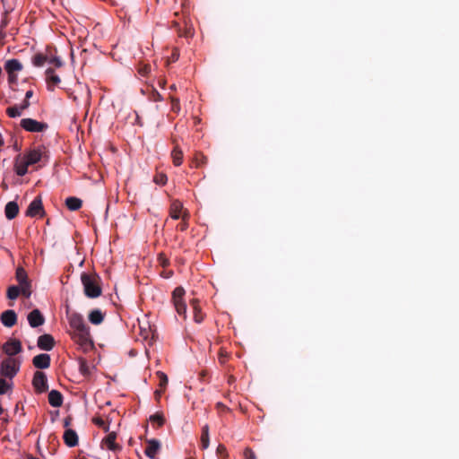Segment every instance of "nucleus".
<instances>
[{"label": "nucleus", "instance_id": "nucleus-1", "mask_svg": "<svg viewBox=\"0 0 459 459\" xmlns=\"http://www.w3.org/2000/svg\"><path fill=\"white\" fill-rule=\"evenodd\" d=\"M70 327L73 329L72 338L82 347L91 345L90 328L82 315L72 313L68 316Z\"/></svg>", "mask_w": 459, "mask_h": 459}, {"label": "nucleus", "instance_id": "nucleus-2", "mask_svg": "<svg viewBox=\"0 0 459 459\" xmlns=\"http://www.w3.org/2000/svg\"><path fill=\"white\" fill-rule=\"evenodd\" d=\"M81 281L83 285V290L86 297L96 299L102 294L101 279L95 273H82Z\"/></svg>", "mask_w": 459, "mask_h": 459}, {"label": "nucleus", "instance_id": "nucleus-3", "mask_svg": "<svg viewBox=\"0 0 459 459\" xmlns=\"http://www.w3.org/2000/svg\"><path fill=\"white\" fill-rule=\"evenodd\" d=\"M20 368V361L14 358H7L1 363L2 376L13 378Z\"/></svg>", "mask_w": 459, "mask_h": 459}, {"label": "nucleus", "instance_id": "nucleus-4", "mask_svg": "<svg viewBox=\"0 0 459 459\" xmlns=\"http://www.w3.org/2000/svg\"><path fill=\"white\" fill-rule=\"evenodd\" d=\"M21 127H22L27 132L31 133H39L44 132L48 128V125L44 122H39L32 118H23L20 123Z\"/></svg>", "mask_w": 459, "mask_h": 459}, {"label": "nucleus", "instance_id": "nucleus-5", "mask_svg": "<svg viewBox=\"0 0 459 459\" xmlns=\"http://www.w3.org/2000/svg\"><path fill=\"white\" fill-rule=\"evenodd\" d=\"M184 294L185 290L182 287L176 288L172 293V300L178 314L186 317V305L183 300Z\"/></svg>", "mask_w": 459, "mask_h": 459}, {"label": "nucleus", "instance_id": "nucleus-6", "mask_svg": "<svg viewBox=\"0 0 459 459\" xmlns=\"http://www.w3.org/2000/svg\"><path fill=\"white\" fill-rule=\"evenodd\" d=\"M47 152L46 147L41 145L38 148L30 150L24 155L23 160H26L30 165H33L48 158Z\"/></svg>", "mask_w": 459, "mask_h": 459}, {"label": "nucleus", "instance_id": "nucleus-7", "mask_svg": "<svg viewBox=\"0 0 459 459\" xmlns=\"http://www.w3.org/2000/svg\"><path fill=\"white\" fill-rule=\"evenodd\" d=\"M45 214L44 207L42 204V199L40 196H37L34 200L29 204L27 211L25 212L26 216L29 217H43Z\"/></svg>", "mask_w": 459, "mask_h": 459}, {"label": "nucleus", "instance_id": "nucleus-8", "mask_svg": "<svg viewBox=\"0 0 459 459\" xmlns=\"http://www.w3.org/2000/svg\"><path fill=\"white\" fill-rule=\"evenodd\" d=\"M32 385L38 393H44L48 389L47 376L42 371H36L33 376Z\"/></svg>", "mask_w": 459, "mask_h": 459}, {"label": "nucleus", "instance_id": "nucleus-9", "mask_svg": "<svg viewBox=\"0 0 459 459\" xmlns=\"http://www.w3.org/2000/svg\"><path fill=\"white\" fill-rule=\"evenodd\" d=\"M47 88L48 91H53L56 86L61 82L60 77L55 74V70L49 67L45 72Z\"/></svg>", "mask_w": 459, "mask_h": 459}, {"label": "nucleus", "instance_id": "nucleus-10", "mask_svg": "<svg viewBox=\"0 0 459 459\" xmlns=\"http://www.w3.org/2000/svg\"><path fill=\"white\" fill-rule=\"evenodd\" d=\"M22 343L19 340L11 339L6 342L3 346V351L6 353L10 358L14 356L22 351Z\"/></svg>", "mask_w": 459, "mask_h": 459}, {"label": "nucleus", "instance_id": "nucleus-11", "mask_svg": "<svg viewBox=\"0 0 459 459\" xmlns=\"http://www.w3.org/2000/svg\"><path fill=\"white\" fill-rule=\"evenodd\" d=\"M146 444L147 446L144 450L146 456L151 459H156L157 454L160 450V442L158 439L152 438L147 439Z\"/></svg>", "mask_w": 459, "mask_h": 459}, {"label": "nucleus", "instance_id": "nucleus-12", "mask_svg": "<svg viewBox=\"0 0 459 459\" xmlns=\"http://www.w3.org/2000/svg\"><path fill=\"white\" fill-rule=\"evenodd\" d=\"M55 340L51 334L45 333L38 338L37 345L40 350L51 351L55 346Z\"/></svg>", "mask_w": 459, "mask_h": 459}, {"label": "nucleus", "instance_id": "nucleus-13", "mask_svg": "<svg viewBox=\"0 0 459 459\" xmlns=\"http://www.w3.org/2000/svg\"><path fill=\"white\" fill-rule=\"evenodd\" d=\"M29 325L35 328L42 325L45 323V317L41 314L39 309H33L30 313H29L27 316Z\"/></svg>", "mask_w": 459, "mask_h": 459}, {"label": "nucleus", "instance_id": "nucleus-14", "mask_svg": "<svg viewBox=\"0 0 459 459\" xmlns=\"http://www.w3.org/2000/svg\"><path fill=\"white\" fill-rule=\"evenodd\" d=\"M1 323L6 327H13L17 323V315L14 310L4 311L0 316Z\"/></svg>", "mask_w": 459, "mask_h": 459}, {"label": "nucleus", "instance_id": "nucleus-15", "mask_svg": "<svg viewBox=\"0 0 459 459\" xmlns=\"http://www.w3.org/2000/svg\"><path fill=\"white\" fill-rule=\"evenodd\" d=\"M50 356L47 353H41L35 356L32 359V364L39 369H46L50 367Z\"/></svg>", "mask_w": 459, "mask_h": 459}, {"label": "nucleus", "instance_id": "nucleus-16", "mask_svg": "<svg viewBox=\"0 0 459 459\" xmlns=\"http://www.w3.org/2000/svg\"><path fill=\"white\" fill-rule=\"evenodd\" d=\"M30 107V102L27 100H23V101L20 105H14L6 108V114L10 117H20L22 112Z\"/></svg>", "mask_w": 459, "mask_h": 459}, {"label": "nucleus", "instance_id": "nucleus-17", "mask_svg": "<svg viewBox=\"0 0 459 459\" xmlns=\"http://www.w3.org/2000/svg\"><path fill=\"white\" fill-rule=\"evenodd\" d=\"M184 212L183 204L179 200L172 201L169 208V214L172 219L178 220L182 217Z\"/></svg>", "mask_w": 459, "mask_h": 459}, {"label": "nucleus", "instance_id": "nucleus-18", "mask_svg": "<svg viewBox=\"0 0 459 459\" xmlns=\"http://www.w3.org/2000/svg\"><path fill=\"white\" fill-rule=\"evenodd\" d=\"M19 213V205L16 202H8L4 207V215L8 220L14 219Z\"/></svg>", "mask_w": 459, "mask_h": 459}, {"label": "nucleus", "instance_id": "nucleus-19", "mask_svg": "<svg viewBox=\"0 0 459 459\" xmlns=\"http://www.w3.org/2000/svg\"><path fill=\"white\" fill-rule=\"evenodd\" d=\"M64 441L69 447H74L78 445V436L76 432L71 429H68L64 433Z\"/></svg>", "mask_w": 459, "mask_h": 459}, {"label": "nucleus", "instance_id": "nucleus-20", "mask_svg": "<svg viewBox=\"0 0 459 459\" xmlns=\"http://www.w3.org/2000/svg\"><path fill=\"white\" fill-rule=\"evenodd\" d=\"M22 64L18 59H10L5 62L4 69L7 74H17L22 70Z\"/></svg>", "mask_w": 459, "mask_h": 459}, {"label": "nucleus", "instance_id": "nucleus-21", "mask_svg": "<svg viewBox=\"0 0 459 459\" xmlns=\"http://www.w3.org/2000/svg\"><path fill=\"white\" fill-rule=\"evenodd\" d=\"M48 403L53 407H60L63 404V395L57 390H51L48 393Z\"/></svg>", "mask_w": 459, "mask_h": 459}, {"label": "nucleus", "instance_id": "nucleus-22", "mask_svg": "<svg viewBox=\"0 0 459 459\" xmlns=\"http://www.w3.org/2000/svg\"><path fill=\"white\" fill-rule=\"evenodd\" d=\"M21 156L18 155L15 160L14 169L18 176H24L28 172V167L30 164L26 160L20 161Z\"/></svg>", "mask_w": 459, "mask_h": 459}, {"label": "nucleus", "instance_id": "nucleus-23", "mask_svg": "<svg viewBox=\"0 0 459 459\" xmlns=\"http://www.w3.org/2000/svg\"><path fill=\"white\" fill-rule=\"evenodd\" d=\"M116 438L117 434L115 432H110L103 439V442L106 444L107 447L111 451H117L121 449V446L116 443Z\"/></svg>", "mask_w": 459, "mask_h": 459}, {"label": "nucleus", "instance_id": "nucleus-24", "mask_svg": "<svg viewBox=\"0 0 459 459\" xmlns=\"http://www.w3.org/2000/svg\"><path fill=\"white\" fill-rule=\"evenodd\" d=\"M48 49H47L46 53L39 52V53L35 54L31 60L33 65H35L37 67L43 66L48 61Z\"/></svg>", "mask_w": 459, "mask_h": 459}, {"label": "nucleus", "instance_id": "nucleus-25", "mask_svg": "<svg viewBox=\"0 0 459 459\" xmlns=\"http://www.w3.org/2000/svg\"><path fill=\"white\" fill-rule=\"evenodd\" d=\"M65 205L70 211H77L82 205V201L80 198L71 196L66 198Z\"/></svg>", "mask_w": 459, "mask_h": 459}, {"label": "nucleus", "instance_id": "nucleus-26", "mask_svg": "<svg viewBox=\"0 0 459 459\" xmlns=\"http://www.w3.org/2000/svg\"><path fill=\"white\" fill-rule=\"evenodd\" d=\"M104 320V314L100 309H93L89 314V321L93 325H100Z\"/></svg>", "mask_w": 459, "mask_h": 459}, {"label": "nucleus", "instance_id": "nucleus-27", "mask_svg": "<svg viewBox=\"0 0 459 459\" xmlns=\"http://www.w3.org/2000/svg\"><path fill=\"white\" fill-rule=\"evenodd\" d=\"M171 157H172V160H173V164L175 166H180L182 164V161H183V152L181 151V149L176 145L173 149V151L171 152Z\"/></svg>", "mask_w": 459, "mask_h": 459}, {"label": "nucleus", "instance_id": "nucleus-28", "mask_svg": "<svg viewBox=\"0 0 459 459\" xmlns=\"http://www.w3.org/2000/svg\"><path fill=\"white\" fill-rule=\"evenodd\" d=\"M191 307L194 311V319L196 323H201L204 320V316L201 312L200 307L198 305L197 299H192Z\"/></svg>", "mask_w": 459, "mask_h": 459}, {"label": "nucleus", "instance_id": "nucleus-29", "mask_svg": "<svg viewBox=\"0 0 459 459\" xmlns=\"http://www.w3.org/2000/svg\"><path fill=\"white\" fill-rule=\"evenodd\" d=\"M209 444H210L209 426L206 424L202 429V434H201V447H202V449L208 448Z\"/></svg>", "mask_w": 459, "mask_h": 459}, {"label": "nucleus", "instance_id": "nucleus-30", "mask_svg": "<svg viewBox=\"0 0 459 459\" xmlns=\"http://www.w3.org/2000/svg\"><path fill=\"white\" fill-rule=\"evenodd\" d=\"M20 290L22 292V295L25 297L26 299H29L32 293L31 290V282L30 280H27L22 283H19Z\"/></svg>", "mask_w": 459, "mask_h": 459}, {"label": "nucleus", "instance_id": "nucleus-31", "mask_svg": "<svg viewBox=\"0 0 459 459\" xmlns=\"http://www.w3.org/2000/svg\"><path fill=\"white\" fill-rule=\"evenodd\" d=\"M78 362H79V370H80L81 374L84 377H88L91 374V370H90V367L88 365L87 360L83 358H79Z\"/></svg>", "mask_w": 459, "mask_h": 459}, {"label": "nucleus", "instance_id": "nucleus-32", "mask_svg": "<svg viewBox=\"0 0 459 459\" xmlns=\"http://www.w3.org/2000/svg\"><path fill=\"white\" fill-rule=\"evenodd\" d=\"M47 63L54 65L56 68H59L63 65V61L61 60V58L54 56L50 50H48Z\"/></svg>", "mask_w": 459, "mask_h": 459}, {"label": "nucleus", "instance_id": "nucleus-33", "mask_svg": "<svg viewBox=\"0 0 459 459\" xmlns=\"http://www.w3.org/2000/svg\"><path fill=\"white\" fill-rule=\"evenodd\" d=\"M22 294L20 288L15 285H12L7 289L6 296L9 299H15Z\"/></svg>", "mask_w": 459, "mask_h": 459}, {"label": "nucleus", "instance_id": "nucleus-34", "mask_svg": "<svg viewBox=\"0 0 459 459\" xmlns=\"http://www.w3.org/2000/svg\"><path fill=\"white\" fill-rule=\"evenodd\" d=\"M15 278H16V281H18V283H22V282L29 280L28 274L22 267H18L16 269Z\"/></svg>", "mask_w": 459, "mask_h": 459}, {"label": "nucleus", "instance_id": "nucleus-35", "mask_svg": "<svg viewBox=\"0 0 459 459\" xmlns=\"http://www.w3.org/2000/svg\"><path fill=\"white\" fill-rule=\"evenodd\" d=\"M207 160H208L207 157L204 156L201 152H196L194 157V161H195L196 167H200V166L206 164Z\"/></svg>", "mask_w": 459, "mask_h": 459}, {"label": "nucleus", "instance_id": "nucleus-36", "mask_svg": "<svg viewBox=\"0 0 459 459\" xmlns=\"http://www.w3.org/2000/svg\"><path fill=\"white\" fill-rule=\"evenodd\" d=\"M188 212L186 211H185L182 214V221L180 223H178V225L177 226V228L180 230V231H185L187 227H188V223H187V219H188Z\"/></svg>", "mask_w": 459, "mask_h": 459}, {"label": "nucleus", "instance_id": "nucleus-37", "mask_svg": "<svg viewBox=\"0 0 459 459\" xmlns=\"http://www.w3.org/2000/svg\"><path fill=\"white\" fill-rule=\"evenodd\" d=\"M157 377H159V381H160V384H159L160 388H162L165 390L167 387V385L169 383L167 375L161 371H158Z\"/></svg>", "mask_w": 459, "mask_h": 459}, {"label": "nucleus", "instance_id": "nucleus-38", "mask_svg": "<svg viewBox=\"0 0 459 459\" xmlns=\"http://www.w3.org/2000/svg\"><path fill=\"white\" fill-rule=\"evenodd\" d=\"M150 420L152 422H156L159 427L163 426V424L165 422V419H164L163 415L161 413H159V412L152 415L150 417Z\"/></svg>", "mask_w": 459, "mask_h": 459}, {"label": "nucleus", "instance_id": "nucleus-39", "mask_svg": "<svg viewBox=\"0 0 459 459\" xmlns=\"http://www.w3.org/2000/svg\"><path fill=\"white\" fill-rule=\"evenodd\" d=\"M13 11V7L9 6V7H5V10H4V17L2 19V22H1V30L4 29L7 24H8V14Z\"/></svg>", "mask_w": 459, "mask_h": 459}, {"label": "nucleus", "instance_id": "nucleus-40", "mask_svg": "<svg viewBox=\"0 0 459 459\" xmlns=\"http://www.w3.org/2000/svg\"><path fill=\"white\" fill-rule=\"evenodd\" d=\"M153 181L157 184V185H165L168 181V178L165 174L163 173H159L157 175H155L154 178H153Z\"/></svg>", "mask_w": 459, "mask_h": 459}, {"label": "nucleus", "instance_id": "nucleus-41", "mask_svg": "<svg viewBox=\"0 0 459 459\" xmlns=\"http://www.w3.org/2000/svg\"><path fill=\"white\" fill-rule=\"evenodd\" d=\"M216 454L219 459H226L228 456L227 449L224 445H219L216 449Z\"/></svg>", "mask_w": 459, "mask_h": 459}, {"label": "nucleus", "instance_id": "nucleus-42", "mask_svg": "<svg viewBox=\"0 0 459 459\" xmlns=\"http://www.w3.org/2000/svg\"><path fill=\"white\" fill-rule=\"evenodd\" d=\"M151 72V65L148 64H142L139 65L138 73L142 76H147L149 73Z\"/></svg>", "mask_w": 459, "mask_h": 459}, {"label": "nucleus", "instance_id": "nucleus-43", "mask_svg": "<svg viewBox=\"0 0 459 459\" xmlns=\"http://www.w3.org/2000/svg\"><path fill=\"white\" fill-rule=\"evenodd\" d=\"M93 422L100 428H102L106 432L109 430V425L107 424L106 421L101 418L93 419Z\"/></svg>", "mask_w": 459, "mask_h": 459}, {"label": "nucleus", "instance_id": "nucleus-44", "mask_svg": "<svg viewBox=\"0 0 459 459\" xmlns=\"http://www.w3.org/2000/svg\"><path fill=\"white\" fill-rule=\"evenodd\" d=\"M171 100V110L175 113H178L180 110L179 100L175 97H170Z\"/></svg>", "mask_w": 459, "mask_h": 459}, {"label": "nucleus", "instance_id": "nucleus-45", "mask_svg": "<svg viewBox=\"0 0 459 459\" xmlns=\"http://www.w3.org/2000/svg\"><path fill=\"white\" fill-rule=\"evenodd\" d=\"M9 388L8 383L4 379L0 378V394H5Z\"/></svg>", "mask_w": 459, "mask_h": 459}, {"label": "nucleus", "instance_id": "nucleus-46", "mask_svg": "<svg viewBox=\"0 0 459 459\" xmlns=\"http://www.w3.org/2000/svg\"><path fill=\"white\" fill-rule=\"evenodd\" d=\"M244 457L246 459H256L255 452L251 448H249V447H247L244 450Z\"/></svg>", "mask_w": 459, "mask_h": 459}, {"label": "nucleus", "instance_id": "nucleus-47", "mask_svg": "<svg viewBox=\"0 0 459 459\" xmlns=\"http://www.w3.org/2000/svg\"><path fill=\"white\" fill-rule=\"evenodd\" d=\"M18 81V77L16 74H8V82L11 84H15Z\"/></svg>", "mask_w": 459, "mask_h": 459}, {"label": "nucleus", "instance_id": "nucleus-48", "mask_svg": "<svg viewBox=\"0 0 459 459\" xmlns=\"http://www.w3.org/2000/svg\"><path fill=\"white\" fill-rule=\"evenodd\" d=\"M216 407L218 409L221 410L222 411H230V409L226 405H224L222 403H217Z\"/></svg>", "mask_w": 459, "mask_h": 459}, {"label": "nucleus", "instance_id": "nucleus-49", "mask_svg": "<svg viewBox=\"0 0 459 459\" xmlns=\"http://www.w3.org/2000/svg\"><path fill=\"white\" fill-rule=\"evenodd\" d=\"M163 392H164V389H162V388H160V389H158V390H156V391H155L154 395H155V399H156L157 401H159V400H160V396H161V394H162V393H163Z\"/></svg>", "mask_w": 459, "mask_h": 459}, {"label": "nucleus", "instance_id": "nucleus-50", "mask_svg": "<svg viewBox=\"0 0 459 459\" xmlns=\"http://www.w3.org/2000/svg\"><path fill=\"white\" fill-rule=\"evenodd\" d=\"M162 100L161 95L158 91L153 92V100L154 101H160Z\"/></svg>", "mask_w": 459, "mask_h": 459}, {"label": "nucleus", "instance_id": "nucleus-51", "mask_svg": "<svg viewBox=\"0 0 459 459\" xmlns=\"http://www.w3.org/2000/svg\"><path fill=\"white\" fill-rule=\"evenodd\" d=\"M32 95H33V91L31 90L28 91L25 94L24 100H27L29 101V100L32 97Z\"/></svg>", "mask_w": 459, "mask_h": 459}, {"label": "nucleus", "instance_id": "nucleus-52", "mask_svg": "<svg viewBox=\"0 0 459 459\" xmlns=\"http://www.w3.org/2000/svg\"><path fill=\"white\" fill-rule=\"evenodd\" d=\"M191 34H192V32H191V29H190V28L186 29V33H185V36H186V37H188V36H189V35H191Z\"/></svg>", "mask_w": 459, "mask_h": 459}, {"label": "nucleus", "instance_id": "nucleus-53", "mask_svg": "<svg viewBox=\"0 0 459 459\" xmlns=\"http://www.w3.org/2000/svg\"><path fill=\"white\" fill-rule=\"evenodd\" d=\"M172 57L174 60H177L178 58V54L173 53Z\"/></svg>", "mask_w": 459, "mask_h": 459}, {"label": "nucleus", "instance_id": "nucleus-54", "mask_svg": "<svg viewBox=\"0 0 459 459\" xmlns=\"http://www.w3.org/2000/svg\"><path fill=\"white\" fill-rule=\"evenodd\" d=\"M1 186H2V187H3L4 189H7V188H8L7 184H6V183H4V182H3Z\"/></svg>", "mask_w": 459, "mask_h": 459}, {"label": "nucleus", "instance_id": "nucleus-55", "mask_svg": "<svg viewBox=\"0 0 459 459\" xmlns=\"http://www.w3.org/2000/svg\"><path fill=\"white\" fill-rule=\"evenodd\" d=\"M173 25H174L175 27H179V23H178V22H177V21L173 22Z\"/></svg>", "mask_w": 459, "mask_h": 459}, {"label": "nucleus", "instance_id": "nucleus-56", "mask_svg": "<svg viewBox=\"0 0 459 459\" xmlns=\"http://www.w3.org/2000/svg\"><path fill=\"white\" fill-rule=\"evenodd\" d=\"M4 144V140L2 138V135L0 134V147Z\"/></svg>", "mask_w": 459, "mask_h": 459}, {"label": "nucleus", "instance_id": "nucleus-57", "mask_svg": "<svg viewBox=\"0 0 459 459\" xmlns=\"http://www.w3.org/2000/svg\"><path fill=\"white\" fill-rule=\"evenodd\" d=\"M234 380H235L234 377H232V376H231V377H230V378H229V383H231V382H233Z\"/></svg>", "mask_w": 459, "mask_h": 459}, {"label": "nucleus", "instance_id": "nucleus-58", "mask_svg": "<svg viewBox=\"0 0 459 459\" xmlns=\"http://www.w3.org/2000/svg\"><path fill=\"white\" fill-rule=\"evenodd\" d=\"M170 89H171V90H173V91H174V90H176V85H175V84H172V85L170 86Z\"/></svg>", "mask_w": 459, "mask_h": 459}, {"label": "nucleus", "instance_id": "nucleus-59", "mask_svg": "<svg viewBox=\"0 0 459 459\" xmlns=\"http://www.w3.org/2000/svg\"><path fill=\"white\" fill-rule=\"evenodd\" d=\"M68 424H69V421H68V420H65V426H68Z\"/></svg>", "mask_w": 459, "mask_h": 459}, {"label": "nucleus", "instance_id": "nucleus-60", "mask_svg": "<svg viewBox=\"0 0 459 459\" xmlns=\"http://www.w3.org/2000/svg\"><path fill=\"white\" fill-rule=\"evenodd\" d=\"M3 4L5 6V0H1Z\"/></svg>", "mask_w": 459, "mask_h": 459}]
</instances>
